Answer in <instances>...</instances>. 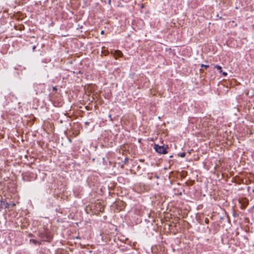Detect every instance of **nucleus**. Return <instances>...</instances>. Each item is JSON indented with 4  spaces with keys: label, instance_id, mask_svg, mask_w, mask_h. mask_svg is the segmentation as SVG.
<instances>
[{
    "label": "nucleus",
    "instance_id": "obj_7",
    "mask_svg": "<svg viewBox=\"0 0 254 254\" xmlns=\"http://www.w3.org/2000/svg\"><path fill=\"white\" fill-rule=\"evenodd\" d=\"M179 156L181 157H184L185 156H186V153L185 152H182V153H181L180 154H179Z\"/></svg>",
    "mask_w": 254,
    "mask_h": 254
},
{
    "label": "nucleus",
    "instance_id": "obj_3",
    "mask_svg": "<svg viewBox=\"0 0 254 254\" xmlns=\"http://www.w3.org/2000/svg\"><path fill=\"white\" fill-rule=\"evenodd\" d=\"M30 242L35 245H40L41 244V243L40 242H39L35 239H31Z\"/></svg>",
    "mask_w": 254,
    "mask_h": 254
},
{
    "label": "nucleus",
    "instance_id": "obj_6",
    "mask_svg": "<svg viewBox=\"0 0 254 254\" xmlns=\"http://www.w3.org/2000/svg\"><path fill=\"white\" fill-rule=\"evenodd\" d=\"M200 67H204L205 69H207V68L209 67V65H206V64H200Z\"/></svg>",
    "mask_w": 254,
    "mask_h": 254
},
{
    "label": "nucleus",
    "instance_id": "obj_10",
    "mask_svg": "<svg viewBox=\"0 0 254 254\" xmlns=\"http://www.w3.org/2000/svg\"><path fill=\"white\" fill-rule=\"evenodd\" d=\"M108 117L110 119V120L112 121L113 119L112 118V115L111 114H110V115H109Z\"/></svg>",
    "mask_w": 254,
    "mask_h": 254
},
{
    "label": "nucleus",
    "instance_id": "obj_8",
    "mask_svg": "<svg viewBox=\"0 0 254 254\" xmlns=\"http://www.w3.org/2000/svg\"><path fill=\"white\" fill-rule=\"evenodd\" d=\"M51 239H52V238H51V236L47 235L46 236V240L47 241H50Z\"/></svg>",
    "mask_w": 254,
    "mask_h": 254
},
{
    "label": "nucleus",
    "instance_id": "obj_4",
    "mask_svg": "<svg viewBox=\"0 0 254 254\" xmlns=\"http://www.w3.org/2000/svg\"><path fill=\"white\" fill-rule=\"evenodd\" d=\"M1 203H2V201H0ZM3 204H4V207L5 208H6L9 205H11L12 206H14L15 205V204L14 203H11V204H8V203H5L4 202H3Z\"/></svg>",
    "mask_w": 254,
    "mask_h": 254
},
{
    "label": "nucleus",
    "instance_id": "obj_15",
    "mask_svg": "<svg viewBox=\"0 0 254 254\" xmlns=\"http://www.w3.org/2000/svg\"><path fill=\"white\" fill-rule=\"evenodd\" d=\"M35 48H36V46H34L33 47V50H35Z\"/></svg>",
    "mask_w": 254,
    "mask_h": 254
},
{
    "label": "nucleus",
    "instance_id": "obj_12",
    "mask_svg": "<svg viewBox=\"0 0 254 254\" xmlns=\"http://www.w3.org/2000/svg\"><path fill=\"white\" fill-rule=\"evenodd\" d=\"M128 158H126L125 159V161H124V162L125 163H126L127 161H128Z\"/></svg>",
    "mask_w": 254,
    "mask_h": 254
},
{
    "label": "nucleus",
    "instance_id": "obj_2",
    "mask_svg": "<svg viewBox=\"0 0 254 254\" xmlns=\"http://www.w3.org/2000/svg\"><path fill=\"white\" fill-rule=\"evenodd\" d=\"M114 56L117 58V57H121L123 56V53L119 50H117L115 52Z\"/></svg>",
    "mask_w": 254,
    "mask_h": 254
},
{
    "label": "nucleus",
    "instance_id": "obj_16",
    "mask_svg": "<svg viewBox=\"0 0 254 254\" xmlns=\"http://www.w3.org/2000/svg\"><path fill=\"white\" fill-rule=\"evenodd\" d=\"M76 239H79V237H76Z\"/></svg>",
    "mask_w": 254,
    "mask_h": 254
},
{
    "label": "nucleus",
    "instance_id": "obj_9",
    "mask_svg": "<svg viewBox=\"0 0 254 254\" xmlns=\"http://www.w3.org/2000/svg\"><path fill=\"white\" fill-rule=\"evenodd\" d=\"M222 74L224 76H226L227 75V73L226 72H222Z\"/></svg>",
    "mask_w": 254,
    "mask_h": 254
},
{
    "label": "nucleus",
    "instance_id": "obj_1",
    "mask_svg": "<svg viewBox=\"0 0 254 254\" xmlns=\"http://www.w3.org/2000/svg\"><path fill=\"white\" fill-rule=\"evenodd\" d=\"M155 150L159 154H165L167 153L166 148L164 146H160L158 144H155L154 146Z\"/></svg>",
    "mask_w": 254,
    "mask_h": 254
},
{
    "label": "nucleus",
    "instance_id": "obj_13",
    "mask_svg": "<svg viewBox=\"0 0 254 254\" xmlns=\"http://www.w3.org/2000/svg\"><path fill=\"white\" fill-rule=\"evenodd\" d=\"M85 125H88L89 124V122H86L85 123Z\"/></svg>",
    "mask_w": 254,
    "mask_h": 254
},
{
    "label": "nucleus",
    "instance_id": "obj_11",
    "mask_svg": "<svg viewBox=\"0 0 254 254\" xmlns=\"http://www.w3.org/2000/svg\"><path fill=\"white\" fill-rule=\"evenodd\" d=\"M53 90L54 91H57V88H56V86H53Z\"/></svg>",
    "mask_w": 254,
    "mask_h": 254
},
{
    "label": "nucleus",
    "instance_id": "obj_5",
    "mask_svg": "<svg viewBox=\"0 0 254 254\" xmlns=\"http://www.w3.org/2000/svg\"><path fill=\"white\" fill-rule=\"evenodd\" d=\"M215 67L216 68H217L218 70H219L220 72H222V67H221V66L216 64V65H215Z\"/></svg>",
    "mask_w": 254,
    "mask_h": 254
},
{
    "label": "nucleus",
    "instance_id": "obj_14",
    "mask_svg": "<svg viewBox=\"0 0 254 254\" xmlns=\"http://www.w3.org/2000/svg\"><path fill=\"white\" fill-rule=\"evenodd\" d=\"M104 34V31L103 30L101 31V34Z\"/></svg>",
    "mask_w": 254,
    "mask_h": 254
}]
</instances>
